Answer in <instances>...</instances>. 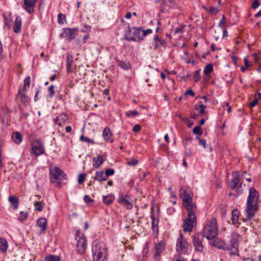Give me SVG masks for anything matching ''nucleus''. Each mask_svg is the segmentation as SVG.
I'll return each instance as SVG.
<instances>
[{
	"mask_svg": "<svg viewBox=\"0 0 261 261\" xmlns=\"http://www.w3.org/2000/svg\"><path fill=\"white\" fill-rule=\"evenodd\" d=\"M258 200V193L256 189L251 188L249 189V194L247 200L245 210L246 217L251 220L256 212V206Z\"/></svg>",
	"mask_w": 261,
	"mask_h": 261,
	"instance_id": "nucleus-1",
	"label": "nucleus"
},
{
	"mask_svg": "<svg viewBox=\"0 0 261 261\" xmlns=\"http://www.w3.org/2000/svg\"><path fill=\"white\" fill-rule=\"evenodd\" d=\"M92 251L94 261H107V248L103 242L94 241Z\"/></svg>",
	"mask_w": 261,
	"mask_h": 261,
	"instance_id": "nucleus-2",
	"label": "nucleus"
},
{
	"mask_svg": "<svg viewBox=\"0 0 261 261\" xmlns=\"http://www.w3.org/2000/svg\"><path fill=\"white\" fill-rule=\"evenodd\" d=\"M192 192L189 187H182L180 190V197L186 210H197V206L193 202Z\"/></svg>",
	"mask_w": 261,
	"mask_h": 261,
	"instance_id": "nucleus-3",
	"label": "nucleus"
},
{
	"mask_svg": "<svg viewBox=\"0 0 261 261\" xmlns=\"http://www.w3.org/2000/svg\"><path fill=\"white\" fill-rule=\"evenodd\" d=\"M66 175L59 168L54 166L49 168V178L51 182H55L56 180L57 186L61 187L62 186V181L66 179Z\"/></svg>",
	"mask_w": 261,
	"mask_h": 261,
	"instance_id": "nucleus-4",
	"label": "nucleus"
},
{
	"mask_svg": "<svg viewBox=\"0 0 261 261\" xmlns=\"http://www.w3.org/2000/svg\"><path fill=\"white\" fill-rule=\"evenodd\" d=\"M218 234V228L217 226V221L214 218H212L207 222L203 229L202 236L207 238L208 240L214 239Z\"/></svg>",
	"mask_w": 261,
	"mask_h": 261,
	"instance_id": "nucleus-5",
	"label": "nucleus"
},
{
	"mask_svg": "<svg viewBox=\"0 0 261 261\" xmlns=\"http://www.w3.org/2000/svg\"><path fill=\"white\" fill-rule=\"evenodd\" d=\"M127 28V31L124 36V39L129 41H138L143 40V37L141 35L142 28L133 27L131 28L128 25Z\"/></svg>",
	"mask_w": 261,
	"mask_h": 261,
	"instance_id": "nucleus-6",
	"label": "nucleus"
},
{
	"mask_svg": "<svg viewBox=\"0 0 261 261\" xmlns=\"http://www.w3.org/2000/svg\"><path fill=\"white\" fill-rule=\"evenodd\" d=\"M188 212V217L185 219L184 223V231L190 232L192 230L193 225L196 222V212L197 210H187Z\"/></svg>",
	"mask_w": 261,
	"mask_h": 261,
	"instance_id": "nucleus-7",
	"label": "nucleus"
},
{
	"mask_svg": "<svg viewBox=\"0 0 261 261\" xmlns=\"http://www.w3.org/2000/svg\"><path fill=\"white\" fill-rule=\"evenodd\" d=\"M75 239L76 241L77 252L81 254L84 253L87 247V241L84 234L80 230H77L75 233Z\"/></svg>",
	"mask_w": 261,
	"mask_h": 261,
	"instance_id": "nucleus-8",
	"label": "nucleus"
},
{
	"mask_svg": "<svg viewBox=\"0 0 261 261\" xmlns=\"http://www.w3.org/2000/svg\"><path fill=\"white\" fill-rule=\"evenodd\" d=\"M232 179L231 180L230 183L229 184V187L231 189H234L237 188L238 186H239V187L238 188V190H239L240 193H242V190H240L242 187V179L244 178L243 173L241 171H237L232 174Z\"/></svg>",
	"mask_w": 261,
	"mask_h": 261,
	"instance_id": "nucleus-9",
	"label": "nucleus"
},
{
	"mask_svg": "<svg viewBox=\"0 0 261 261\" xmlns=\"http://www.w3.org/2000/svg\"><path fill=\"white\" fill-rule=\"evenodd\" d=\"M32 151L31 153L33 154L36 156L44 154L45 153V149L44 143L41 139H36L32 143Z\"/></svg>",
	"mask_w": 261,
	"mask_h": 261,
	"instance_id": "nucleus-10",
	"label": "nucleus"
},
{
	"mask_svg": "<svg viewBox=\"0 0 261 261\" xmlns=\"http://www.w3.org/2000/svg\"><path fill=\"white\" fill-rule=\"evenodd\" d=\"M188 250V244L186 239L180 233L177 239L176 251L178 253L185 254Z\"/></svg>",
	"mask_w": 261,
	"mask_h": 261,
	"instance_id": "nucleus-11",
	"label": "nucleus"
},
{
	"mask_svg": "<svg viewBox=\"0 0 261 261\" xmlns=\"http://www.w3.org/2000/svg\"><path fill=\"white\" fill-rule=\"evenodd\" d=\"M132 201L131 197L127 194L122 195L117 199V202L122 204L127 210H132L133 208V204Z\"/></svg>",
	"mask_w": 261,
	"mask_h": 261,
	"instance_id": "nucleus-12",
	"label": "nucleus"
},
{
	"mask_svg": "<svg viewBox=\"0 0 261 261\" xmlns=\"http://www.w3.org/2000/svg\"><path fill=\"white\" fill-rule=\"evenodd\" d=\"M204 237L201 233H196L193 237V243L196 251L202 252L203 249L202 240Z\"/></svg>",
	"mask_w": 261,
	"mask_h": 261,
	"instance_id": "nucleus-13",
	"label": "nucleus"
},
{
	"mask_svg": "<svg viewBox=\"0 0 261 261\" xmlns=\"http://www.w3.org/2000/svg\"><path fill=\"white\" fill-rule=\"evenodd\" d=\"M63 32L62 36L63 37L67 38L71 41L73 39L77 34L79 29L76 28H68L63 29Z\"/></svg>",
	"mask_w": 261,
	"mask_h": 261,
	"instance_id": "nucleus-14",
	"label": "nucleus"
},
{
	"mask_svg": "<svg viewBox=\"0 0 261 261\" xmlns=\"http://www.w3.org/2000/svg\"><path fill=\"white\" fill-rule=\"evenodd\" d=\"M209 241L210 244L214 247L224 250L229 249V246L218 238L215 237L214 239H212Z\"/></svg>",
	"mask_w": 261,
	"mask_h": 261,
	"instance_id": "nucleus-15",
	"label": "nucleus"
},
{
	"mask_svg": "<svg viewBox=\"0 0 261 261\" xmlns=\"http://www.w3.org/2000/svg\"><path fill=\"white\" fill-rule=\"evenodd\" d=\"M166 40L159 38L158 35L155 34L153 36V38L152 41V45L154 49H156L162 46H166Z\"/></svg>",
	"mask_w": 261,
	"mask_h": 261,
	"instance_id": "nucleus-16",
	"label": "nucleus"
},
{
	"mask_svg": "<svg viewBox=\"0 0 261 261\" xmlns=\"http://www.w3.org/2000/svg\"><path fill=\"white\" fill-rule=\"evenodd\" d=\"M166 248V244L161 241L155 245V252L154 254V258L158 259L161 256V253Z\"/></svg>",
	"mask_w": 261,
	"mask_h": 261,
	"instance_id": "nucleus-17",
	"label": "nucleus"
},
{
	"mask_svg": "<svg viewBox=\"0 0 261 261\" xmlns=\"http://www.w3.org/2000/svg\"><path fill=\"white\" fill-rule=\"evenodd\" d=\"M24 4L23 8L28 12L31 14L34 11V7L37 0H23Z\"/></svg>",
	"mask_w": 261,
	"mask_h": 261,
	"instance_id": "nucleus-18",
	"label": "nucleus"
},
{
	"mask_svg": "<svg viewBox=\"0 0 261 261\" xmlns=\"http://www.w3.org/2000/svg\"><path fill=\"white\" fill-rule=\"evenodd\" d=\"M107 158L105 154H98L97 156L93 159V166L95 168H98L100 165L103 164Z\"/></svg>",
	"mask_w": 261,
	"mask_h": 261,
	"instance_id": "nucleus-19",
	"label": "nucleus"
},
{
	"mask_svg": "<svg viewBox=\"0 0 261 261\" xmlns=\"http://www.w3.org/2000/svg\"><path fill=\"white\" fill-rule=\"evenodd\" d=\"M66 67L67 71L71 72L75 69V65L73 62L72 56L67 55L66 59Z\"/></svg>",
	"mask_w": 261,
	"mask_h": 261,
	"instance_id": "nucleus-20",
	"label": "nucleus"
},
{
	"mask_svg": "<svg viewBox=\"0 0 261 261\" xmlns=\"http://www.w3.org/2000/svg\"><path fill=\"white\" fill-rule=\"evenodd\" d=\"M102 136L105 140L113 142L112 134L108 127H105L102 132Z\"/></svg>",
	"mask_w": 261,
	"mask_h": 261,
	"instance_id": "nucleus-21",
	"label": "nucleus"
},
{
	"mask_svg": "<svg viewBox=\"0 0 261 261\" xmlns=\"http://www.w3.org/2000/svg\"><path fill=\"white\" fill-rule=\"evenodd\" d=\"M68 119L67 116L65 113H61L56 117L54 119L55 122L59 125L61 126L62 124Z\"/></svg>",
	"mask_w": 261,
	"mask_h": 261,
	"instance_id": "nucleus-22",
	"label": "nucleus"
},
{
	"mask_svg": "<svg viewBox=\"0 0 261 261\" xmlns=\"http://www.w3.org/2000/svg\"><path fill=\"white\" fill-rule=\"evenodd\" d=\"M25 89L22 88L20 89L18 93V97L20 100L24 103H28L29 102V98L25 94Z\"/></svg>",
	"mask_w": 261,
	"mask_h": 261,
	"instance_id": "nucleus-23",
	"label": "nucleus"
},
{
	"mask_svg": "<svg viewBox=\"0 0 261 261\" xmlns=\"http://www.w3.org/2000/svg\"><path fill=\"white\" fill-rule=\"evenodd\" d=\"M47 224V220L44 218H41L37 221V225L41 228L40 232L44 233Z\"/></svg>",
	"mask_w": 261,
	"mask_h": 261,
	"instance_id": "nucleus-24",
	"label": "nucleus"
},
{
	"mask_svg": "<svg viewBox=\"0 0 261 261\" xmlns=\"http://www.w3.org/2000/svg\"><path fill=\"white\" fill-rule=\"evenodd\" d=\"M21 27V18L20 16H17L15 19V23L13 27V30L15 33H18L20 32Z\"/></svg>",
	"mask_w": 261,
	"mask_h": 261,
	"instance_id": "nucleus-25",
	"label": "nucleus"
},
{
	"mask_svg": "<svg viewBox=\"0 0 261 261\" xmlns=\"http://www.w3.org/2000/svg\"><path fill=\"white\" fill-rule=\"evenodd\" d=\"M118 65L124 70H128L132 68V65L128 61H121L119 59L116 60Z\"/></svg>",
	"mask_w": 261,
	"mask_h": 261,
	"instance_id": "nucleus-26",
	"label": "nucleus"
},
{
	"mask_svg": "<svg viewBox=\"0 0 261 261\" xmlns=\"http://www.w3.org/2000/svg\"><path fill=\"white\" fill-rule=\"evenodd\" d=\"M240 238L241 236L238 233L233 232L232 234V238L230 240L231 246L239 247V242Z\"/></svg>",
	"mask_w": 261,
	"mask_h": 261,
	"instance_id": "nucleus-27",
	"label": "nucleus"
},
{
	"mask_svg": "<svg viewBox=\"0 0 261 261\" xmlns=\"http://www.w3.org/2000/svg\"><path fill=\"white\" fill-rule=\"evenodd\" d=\"M9 201L14 207V209H17L18 207L19 199L15 195H13L9 197Z\"/></svg>",
	"mask_w": 261,
	"mask_h": 261,
	"instance_id": "nucleus-28",
	"label": "nucleus"
},
{
	"mask_svg": "<svg viewBox=\"0 0 261 261\" xmlns=\"http://www.w3.org/2000/svg\"><path fill=\"white\" fill-rule=\"evenodd\" d=\"M151 227L153 231L158 232L159 219H156L153 215L151 216Z\"/></svg>",
	"mask_w": 261,
	"mask_h": 261,
	"instance_id": "nucleus-29",
	"label": "nucleus"
},
{
	"mask_svg": "<svg viewBox=\"0 0 261 261\" xmlns=\"http://www.w3.org/2000/svg\"><path fill=\"white\" fill-rule=\"evenodd\" d=\"M8 244L5 239L0 238V250L5 253L8 249Z\"/></svg>",
	"mask_w": 261,
	"mask_h": 261,
	"instance_id": "nucleus-30",
	"label": "nucleus"
},
{
	"mask_svg": "<svg viewBox=\"0 0 261 261\" xmlns=\"http://www.w3.org/2000/svg\"><path fill=\"white\" fill-rule=\"evenodd\" d=\"M103 171H97L95 173V179L98 181H105L107 179Z\"/></svg>",
	"mask_w": 261,
	"mask_h": 261,
	"instance_id": "nucleus-31",
	"label": "nucleus"
},
{
	"mask_svg": "<svg viewBox=\"0 0 261 261\" xmlns=\"http://www.w3.org/2000/svg\"><path fill=\"white\" fill-rule=\"evenodd\" d=\"M12 138L14 142L16 144H19L22 141V136L19 132L14 133L12 136Z\"/></svg>",
	"mask_w": 261,
	"mask_h": 261,
	"instance_id": "nucleus-32",
	"label": "nucleus"
},
{
	"mask_svg": "<svg viewBox=\"0 0 261 261\" xmlns=\"http://www.w3.org/2000/svg\"><path fill=\"white\" fill-rule=\"evenodd\" d=\"M240 213L238 210H233L232 212L231 220L232 224L235 225L238 223Z\"/></svg>",
	"mask_w": 261,
	"mask_h": 261,
	"instance_id": "nucleus-33",
	"label": "nucleus"
},
{
	"mask_svg": "<svg viewBox=\"0 0 261 261\" xmlns=\"http://www.w3.org/2000/svg\"><path fill=\"white\" fill-rule=\"evenodd\" d=\"M115 199V197L112 195H108L107 196H103L102 200L105 203L110 205L111 204Z\"/></svg>",
	"mask_w": 261,
	"mask_h": 261,
	"instance_id": "nucleus-34",
	"label": "nucleus"
},
{
	"mask_svg": "<svg viewBox=\"0 0 261 261\" xmlns=\"http://www.w3.org/2000/svg\"><path fill=\"white\" fill-rule=\"evenodd\" d=\"M61 257L59 255L49 254L45 256L44 261H60Z\"/></svg>",
	"mask_w": 261,
	"mask_h": 261,
	"instance_id": "nucleus-35",
	"label": "nucleus"
},
{
	"mask_svg": "<svg viewBox=\"0 0 261 261\" xmlns=\"http://www.w3.org/2000/svg\"><path fill=\"white\" fill-rule=\"evenodd\" d=\"M239 247H236V246H231V247H229V249H227L229 251V254L232 255H239Z\"/></svg>",
	"mask_w": 261,
	"mask_h": 261,
	"instance_id": "nucleus-36",
	"label": "nucleus"
},
{
	"mask_svg": "<svg viewBox=\"0 0 261 261\" xmlns=\"http://www.w3.org/2000/svg\"><path fill=\"white\" fill-rule=\"evenodd\" d=\"M213 70V66L212 64H208L206 65L204 69L203 73L205 75H208Z\"/></svg>",
	"mask_w": 261,
	"mask_h": 261,
	"instance_id": "nucleus-37",
	"label": "nucleus"
},
{
	"mask_svg": "<svg viewBox=\"0 0 261 261\" xmlns=\"http://www.w3.org/2000/svg\"><path fill=\"white\" fill-rule=\"evenodd\" d=\"M28 213L27 212H21L19 214V216L18 217V220L20 222H23L28 217Z\"/></svg>",
	"mask_w": 261,
	"mask_h": 261,
	"instance_id": "nucleus-38",
	"label": "nucleus"
},
{
	"mask_svg": "<svg viewBox=\"0 0 261 261\" xmlns=\"http://www.w3.org/2000/svg\"><path fill=\"white\" fill-rule=\"evenodd\" d=\"M139 114L136 110L129 111L125 113V115L128 117H135Z\"/></svg>",
	"mask_w": 261,
	"mask_h": 261,
	"instance_id": "nucleus-39",
	"label": "nucleus"
},
{
	"mask_svg": "<svg viewBox=\"0 0 261 261\" xmlns=\"http://www.w3.org/2000/svg\"><path fill=\"white\" fill-rule=\"evenodd\" d=\"M35 209L36 211L41 212L43 209V204L40 201L35 202L34 203Z\"/></svg>",
	"mask_w": 261,
	"mask_h": 261,
	"instance_id": "nucleus-40",
	"label": "nucleus"
},
{
	"mask_svg": "<svg viewBox=\"0 0 261 261\" xmlns=\"http://www.w3.org/2000/svg\"><path fill=\"white\" fill-rule=\"evenodd\" d=\"M193 133L196 135L201 136L202 134V131L199 126H196L193 128Z\"/></svg>",
	"mask_w": 261,
	"mask_h": 261,
	"instance_id": "nucleus-41",
	"label": "nucleus"
},
{
	"mask_svg": "<svg viewBox=\"0 0 261 261\" xmlns=\"http://www.w3.org/2000/svg\"><path fill=\"white\" fill-rule=\"evenodd\" d=\"M66 17L62 13H59L58 15V20L59 23L63 24L65 20Z\"/></svg>",
	"mask_w": 261,
	"mask_h": 261,
	"instance_id": "nucleus-42",
	"label": "nucleus"
},
{
	"mask_svg": "<svg viewBox=\"0 0 261 261\" xmlns=\"http://www.w3.org/2000/svg\"><path fill=\"white\" fill-rule=\"evenodd\" d=\"M193 77L196 82H198L200 80V70H196L194 72Z\"/></svg>",
	"mask_w": 261,
	"mask_h": 261,
	"instance_id": "nucleus-43",
	"label": "nucleus"
},
{
	"mask_svg": "<svg viewBox=\"0 0 261 261\" xmlns=\"http://www.w3.org/2000/svg\"><path fill=\"white\" fill-rule=\"evenodd\" d=\"M30 82L31 77L30 76H28L24 80V87L23 88H24L25 90L27 87H29L30 85Z\"/></svg>",
	"mask_w": 261,
	"mask_h": 261,
	"instance_id": "nucleus-44",
	"label": "nucleus"
},
{
	"mask_svg": "<svg viewBox=\"0 0 261 261\" xmlns=\"http://www.w3.org/2000/svg\"><path fill=\"white\" fill-rule=\"evenodd\" d=\"M114 173H115V170L114 169H107L106 170L105 177H106L108 178L109 177V176L113 175Z\"/></svg>",
	"mask_w": 261,
	"mask_h": 261,
	"instance_id": "nucleus-45",
	"label": "nucleus"
},
{
	"mask_svg": "<svg viewBox=\"0 0 261 261\" xmlns=\"http://www.w3.org/2000/svg\"><path fill=\"white\" fill-rule=\"evenodd\" d=\"M48 90L49 93V97L50 98H52L54 95L55 94L54 86L53 85L50 86L48 87Z\"/></svg>",
	"mask_w": 261,
	"mask_h": 261,
	"instance_id": "nucleus-46",
	"label": "nucleus"
},
{
	"mask_svg": "<svg viewBox=\"0 0 261 261\" xmlns=\"http://www.w3.org/2000/svg\"><path fill=\"white\" fill-rule=\"evenodd\" d=\"M175 3L174 0H167L165 2V5L169 7H173L175 5Z\"/></svg>",
	"mask_w": 261,
	"mask_h": 261,
	"instance_id": "nucleus-47",
	"label": "nucleus"
},
{
	"mask_svg": "<svg viewBox=\"0 0 261 261\" xmlns=\"http://www.w3.org/2000/svg\"><path fill=\"white\" fill-rule=\"evenodd\" d=\"M198 103H199V107L200 108L199 113L201 114H203L205 113V109L206 108V107L203 105L201 101H199Z\"/></svg>",
	"mask_w": 261,
	"mask_h": 261,
	"instance_id": "nucleus-48",
	"label": "nucleus"
},
{
	"mask_svg": "<svg viewBox=\"0 0 261 261\" xmlns=\"http://www.w3.org/2000/svg\"><path fill=\"white\" fill-rule=\"evenodd\" d=\"M142 32H143L142 34V37H143V39L144 37H145L146 36H147L148 34L152 33V30L150 29H148L146 30H142Z\"/></svg>",
	"mask_w": 261,
	"mask_h": 261,
	"instance_id": "nucleus-49",
	"label": "nucleus"
},
{
	"mask_svg": "<svg viewBox=\"0 0 261 261\" xmlns=\"http://www.w3.org/2000/svg\"><path fill=\"white\" fill-rule=\"evenodd\" d=\"M225 16L223 15L222 16V19H221V20L220 21V22L218 24L219 27L221 28L222 29L224 28V24L225 23Z\"/></svg>",
	"mask_w": 261,
	"mask_h": 261,
	"instance_id": "nucleus-50",
	"label": "nucleus"
},
{
	"mask_svg": "<svg viewBox=\"0 0 261 261\" xmlns=\"http://www.w3.org/2000/svg\"><path fill=\"white\" fill-rule=\"evenodd\" d=\"M138 163V160L133 159L127 162V164L129 166H136Z\"/></svg>",
	"mask_w": 261,
	"mask_h": 261,
	"instance_id": "nucleus-51",
	"label": "nucleus"
},
{
	"mask_svg": "<svg viewBox=\"0 0 261 261\" xmlns=\"http://www.w3.org/2000/svg\"><path fill=\"white\" fill-rule=\"evenodd\" d=\"M85 179V176L83 174H80L78 177V183L79 184H82Z\"/></svg>",
	"mask_w": 261,
	"mask_h": 261,
	"instance_id": "nucleus-52",
	"label": "nucleus"
},
{
	"mask_svg": "<svg viewBox=\"0 0 261 261\" xmlns=\"http://www.w3.org/2000/svg\"><path fill=\"white\" fill-rule=\"evenodd\" d=\"M184 28H185V25H180L179 27L176 28L174 31V34H178L179 33H181L182 32Z\"/></svg>",
	"mask_w": 261,
	"mask_h": 261,
	"instance_id": "nucleus-53",
	"label": "nucleus"
},
{
	"mask_svg": "<svg viewBox=\"0 0 261 261\" xmlns=\"http://www.w3.org/2000/svg\"><path fill=\"white\" fill-rule=\"evenodd\" d=\"M84 201L87 203H90L93 201V200L88 195H85L84 197Z\"/></svg>",
	"mask_w": 261,
	"mask_h": 261,
	"instance_id": "nucleus-54",
	"label": "nucleus"
},
{
	"mask_svg": "<svg viewBox=\"0 0 261 261\" xmlns=\"http://www.w3.org/2000/svg\"><path fill=\"white\" fill-rule=\"evenodd\" d=\"M259 5L258 0H254L252 4V8L253 9H255L259 7Z\"/></svg>",
	"mask_w": 261,
	"mask_h": 261,
	"instance_id": "nucleus-55",
	"label": "nucleus"
},
{
	"mask_svg": "<svg viewBox=\"0 0 261 261\" xmlns=\"http://www.w3.org/2000/svg\"><path fill=\"white\" fill-rule=\"evenodd\" d=\"M80 140L81 141L87 142L88 143H93V141H92L89 138H87V137H85L83 135L80 137Z\"/></svg>",
	"mask_w": 261,
	"mask_h": 261,
	"instance_id": "nucleus-56",
	"label": "nucleus"
},
{
	"mask_svg": "<svg viewBox=\"0 0 261 261\" xmlns=\"http://www.w3.org/2000/svg\"><path fill=\"white\" fill-rule=\"evenodd\" d=\"M141 129V126L139 124H136L134 125V126L133 128V132L135 133L139 132Z\"/></svg>",
	"mask_w": 261,
	"mask_h": 261,
	"instance_id": "nucleus-57",
	"label": "nucleus"
},
{
	"mask_svg": "<svg viewBox=\"0 0 261 261\" xmlns=\"http://www.w3.org/2000/svg\"><path fill=\"white\" fill-rule=\"evenodd\" d=\"M230 57H231V58L233 60V62L234 63V65H236L237 63V60H238V58L236 56H235V55L233 53H232L230 55Z\"/></svg>",
	"mask_w": 261,
	"mask_h": 261,
	"instance_id": "nucleus-58",
	"label": "nucleus"
},
{
	"mask_svg": "<svg viewBox=\"0 0 261 261\" xmlns=\"http://www.w3.org/2000/svg\"><path fill=\"white\" fill-rule=\"evenodd\" d=\"M185 153L189 156H191L193 154V150L191 148L186 149Z\"/></svg>",
	"mask_w": 261,
	"mask_h": 261,
	"instance_id": "nucleus-59",
	"label": "nucleus"
},
{
	"mask_svg": "<svg viewBox=\"0 0 261 261\" xmlns=\"http://www.w3.org/2000/svg\"><path fill=\"white\" fill-rule=\"evenodd\" d=\"M185 95H189L191 96H194L195 95V93L194 92V91L191 90V89H189L185 93Z\"/></svg>",
	"mask_w": 261,
	"mask_h": 261,
	"instance_id": "nucleus-60",
	"label": "nucleus"
},
{
	"mask_svg": "<svg viewBox=\"0 0 261 261\" xmlns=\"http://www.w3.org/2000/svg\"><path fill=\"white\" fill-rule=\"evenodd\" d=\"M199 146H202L204 148H206V140L201 139L199 141Z\"/></svg>",
	"mask_w": 261,
	"mask_h": 261,
	"instance_id": "nucleus-61",
	"label": "nucleus"
},
{
	"mask_svg": "<svg viewBox=\"0 0 261 261\" xmlns=\"http://www.w3.org/2000/svg\"><path fill=\"white\" fill-rule=\"evenodd\" d=\"M210 12L213 14H217L219 12V10L214 7H211L210 10Z\"/></svg>",
	"mask_w": 261,
	"mask_h": 261,
	"instance_id": "nucleus-62",
	"label": "nucleus"
},
{
	"mask_svg": "<svg viewBox=\"0 0 261 261\" xmlns=\"http://www.w3.org/2000/svg\"><path fill=\"white\" fill-rule=\"evenodd\" d=\"M258 101L257 99H254L250 103V107L253 108L258 103Z\"/></svg>",
	"mask_w": 261,
	"mask_h": 261,
	"instance_id": "nucleus-63",
	"label": "nucleus"
},
{
	"mask_svg": "<svg viewBox=\"0 0 261 261\" xmlns=\"http://www.w3.org/2000/svg\"><path fill=\"white\" fill-rule=\"evenodd\" d=\"M84 28L85 29L82 31L84 32L90 31V30L91 29V26L89 25L86 24H85L84 25Z\"/></svg>",
	"mask_w": 261,
	"mask_h": 261,
	"instance_id": "nucleus-64",
	"label": "nucleus"
}]
</instances>
